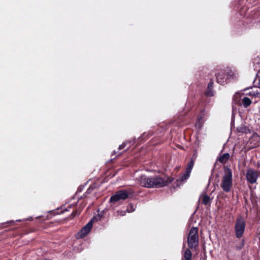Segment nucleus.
Segmentation results:
<instances>
[{"label": "nucleus", "instance_id": "obj_22", "mask_svg": "<svg viewBox=\"0 0 260 260\" xmlns=\"http://www.w3.org/2000/svg\"><path fill=\"white\" fill-rule=\"evenodd\" d=\"M125 213H126V212L125 211H121L120 213V215H121V216H124V215H125Z\"/></svg>", "mask_w": 260, "mask_h": 260}, {"label": "nucleus", "instance_id": "obj_24", "mask_svg": "<svg viewBox=\"0 0 260 260\" xmlns=\"http://www.w3.org/2000/svg\"><path fill=\"white\" fill-rule=\"evenodd\" d=\"M258 80H259L258 86L260 87V79L259 78Z\"/></svg>", "mask_w": 260, "mask_h": 260}, {"label": "nucleus", "instance_id": "obj_2", "mask_svg": "<svg viewBox=\"0 0 260 260\" xmlns=\"http://www.w3.org/2000/svg\"><path fill=\"white\" fill-rule=\"evenodd\" d=\"M232 177L233 174L231 170L229 168L225 169L224 173L221 179L220 187L226 192H229L232 187Z\"/></svg>", "mask_w": 260, "mask_h": 260}, {"label": "nucleus", "instance_id": "obj_9", "mask_svg": "<svg viewBox=\"0 0 260 260\" xmlns=\"http://www.w3.org/2000/svg\"><path fill=\"white\" fill-rule=\"evenodd\" d=\"M194 162L192 159L188 164L185 173L180 176L179 180L181 181L186 180L190 176V172L193 167Z\"/></svg>", "mask_w": 260, "mask_h": 260}, {"label": "nucleus", "instance_id": "obj_7", "mask_svg": "<svg viewBox=\"0 0 260 260\" xmlns=\"http://www.w3.org/2000/svg\"><path fill=\"white\" fill-rule=\"evenodd\" d=\"M246 177L247 181L253 184L256 182L258 173L254 170L249 169L247 171Z\"/></svg>", "mask_w": 260, "mask_h": 260}, {"label": "nucleus", "instance_id": "obj_25", "mask_svg": "<svg viewBox=\"0 0 260 260\" xmlns=\"http://www.w3.org/2000/svg\"><path fill=\"white\" fill-rule=\"evenodd\" d=\"M238 131L241 132V130H240L239 128H238Z\"/></svg>", "mask_w": 260, "mask_h": 260}, {"label": "nucleus", "instance_id": "obj_20", "mask_svg": "<svg viewBox=\"0 0 260 260\" xmlns=\"http://www.w3.org/2000/svg\"><path fill=\"white\" fill-rule=\"evenodd\" d=\"M213 82L212 81H210L209 84H208V88L209 89H212V87H213Z\"/></svg>", "mask_w": 260, "mask_h": 260}, {"label": "nucleus", "instance_id": "obj_15", "mask_svg": "<svg viewBox=\"0 0 260 260\" xmlns=\"http://www.w3.org/2000/svg\"><path fill=\"white\" fill-rule=\"evenodd\" d=\"M246 95L253 97H258V95H259V92L257 90H256L255 91H250L247 93Z\"/></svg>", "mask_w": 260, "mask_h": 260}, {"label": "nucleus", "instance_id": "obj_12", "mask_svg": "<svg viewBox=\"0 0 260 260\" xmlns=\"http://www.w3.org/2000/svg\"><path fill=\"white\" fill-rule=\"evenodd\" d=\"M201 198L202 199V202L203 204L205 205H208L210 204L211 199L206 194H203L201 196Z\"/></svg>", "mask_w": 260, "mask_h": 260}, {"label": "nucleus", "instance_id": "obj_11", "mask_svg": "<svg viewBox=\"0 0 260 260\" xmlns=\"http://www.w3.org/2000/svg\"><path fill=\"white\" fill-rule=\"evenodd\" d=\"M230 158V154L229 153H225L222 155L218 159L220 162L225 164Z\"/></svg>", "mask_w": 260, "mask_h": 260}, {"label": "nucleus", "instance_id": "obj_6", "mask_svg": "<svg viewBox=\"0 0 260 260\" xmlns=\"http://www.w3.org/2000/svg\"><path fill=\"white\" fill-rule=\"evenodd\" d=\"M233 100L235 104H238L239 105H242L244 108H247L252 103L251 100L246 96H244L243 98H242L241 99V102H240V100L239 99L238 94H236L234 95Z\"/></svg>", "mask_w": 260, "mask_h": 260}, {"label": "nucleus", "instance_id": "obj_8", "mask_svg": "<svg viewBox=\"0 0 260 260\" xmlns=\"http://www.w3.org/2000/svg\"><path fill=\"white\" fill-rule=\"evenodd\" d=\"M92 227V219H91L84 227H83L80 232L77 234V238H83L90 232Z\"/></svg>", "mask_w": 260, "mask_h": 260}, {"label": "nucleus", "instance_id": "obj_4", "mask_svg": "<svg viewBox=\"0 0 260 260\" xmlns=\"http://www.w3.org/2000/svg\"><path fill=\"white\" fill-rule=\"evenodd\" d=\"M133 193L134 191L132 189L120 190L117 191L114 195L110 198V201L112 203H115L120 200H125Z\"/></svg>", "mask_w": 260, "mask_h": 260}, {"label": "nucleus", "instance_id": "obj_19", "mask_svg": "<svg viewBox=\"0 0 260 260\" xmlns=\"http://www.w3.org/2000/svg\"><path fill=\"white\" fill-rule=\"evenodd\" d=\"M81 210H77L75 211H73L72 213V215H73V217L75 216L77 214H79L81 212Z\"/></svg>", "mask_w": 260, "mask_h": 260}, {"label": "nucleus", "instance_id": "obj_1", "mask_svg": "<svg viewBox=\"0 0 260 260\" xmlns=\"http://www.w3.org/2000/svg\"><path fill=\"white\" fill-rule=\"evenodd\" d=\"M138 180L141 186L148 188L161 187L173 181L172 179L167 177H162L159 176L147 177L145 175L141 176Z\"/></svg>", "mask_w": 260, "mask_h": 260}, {"label": "nucleus", "instance_id": "obj_21", "mask_svg": "<svg viewBox=\"0 0 260 260\" xmlns=\"http://www.w3.org/2000/svg\"><path fill=\"white\" fill-rule=\"evenodd\" d=\"M126 143H123L121 145H120L119 147V149L121 150L123 148H124L126 146Z\"/></svg>", "mask_w": 260, "mask_h": 260}, {"label": "nucleus", "instance_id": "obj_23", "mask_svg": "<svg viewBox=\"0 0 260 260\" xmlns=\"http://www.w3.org/2000/svg\"><path fill=\"white\" fill-rule=\"evenodd\" d=\"M243 245H244V243H243V242H242V243H241V246L240 247H239L238 248H239V249H241V247L243 246Z\"/></svg>", "mask_w": 260, "mask_h": 260}, {"label": "nucleus", "instance_id": "obj_3", "mask_svg": "<svg viewBox=\"0 0 260 260\" xmlns=\"http://www.w3.org/2000/svg\"><path fill=\"white\" fill-rule=\"evenodd\" d=\"M187 243L190 248H195L199 245L198 229L197 228H192L189 231Z\"/></svg>", "mask_w": 260, "mask_h": 260}, {"label": "nucleus", "instance_id": "obj_13", "mask_svg": "<svg viewBox=\"0 0 260 260\" xmlns=\"http://www.w3.org/2000/svg\"><path fill=\"white\" fill-rule=\"evenodd\" d=\"M225 74L226 78H228V80L230 79H234L236 78L238 75L232 70L229 71L227 73H225Z\"/></svg>", "mask_w": 260, "mask_h": 260}, {"label": "nucleus", "instance_id": "obj_18", "mask_svg": "<svg viewBox=\"0 0 260 260\" xmlns=\"http://www.w3.org/2000/svg\"><path fill=\"white\" fill-rule=\"evenodd\" d=\"M206 94L207 95V96H212L213 95V91H212V89H209L208 88L207 90L206 91Z\"/></svg>", "mask_w": 260, "mask_h": 260}, {"label": "nucleus", "instance_id": "obj_10", "mask_svg": "<svg viewBox=\"0 0 260 260\" xmlns=\"http://www.w3.org/2000/svg\"><path fill=\"white\" fill-rule=\"evenodd\" d=\"M217 82L221 85H223L228 82L225 72L224 71H220L216 74Z\"/></svg>", "mask_w": 260, "mask_h": 260}, {"label": "nucleus", "instance_id": "obj_5", "mask_svg": "<svg viewBox=\"0 0 260 260\" xmlns=\"http://www.w3.org/2000/svg\"><path fill=\"white\" fill-rule=\"evenodd\" d=\"M245 229V222L242 217H239L236 219L235 225L236 237L240 238L242 237Z\"/></svg>", "mask_w": 260, "mask_h": 260}, {"label": "nucleus", "instance_id": "obj_14", "mask_svg": "<svg viewBox=\"0 0 260 260\" xmlns=\"http://www.w3.org/2000/svg\"><path fill=\"white\" fill-rule=\"evenodd\" d=\"M192 253L190 250L188 249L185 250L184 254V258L185 260H191Z\"/></svg>", "mask_w": 260, "mask_h": 260}, {"label": "nucleus", "instance_id": "obj_17", "mask_svg": "<svg viewBox=\"0 0 260 260\" xmlns=\"http://www.w3.org/2000/svg\"><path fill=\"white\" fill-rule=\"evenodd\" d=\"M135 210V207L132 204H129L127 208V212L131 213L134 211Z\"/></svg>", "mask_w": 260, "mask_h": 260}, {"label": "nucleus", "instance_id": "obj_16", "mask_svg": "<svg viewBox=\"0 0 260 260\" xmlns=\"http://www.w3.org/2000/svg\"><path fill=\"white\" fill-rule=\"evenodd\" d=\"M203 123V121L202 120V117H198L197 121L196 123V127H198L199 128H201L202 124Z\"/></svg>", "mask_w": 260, "mask_h": 260}]
</instances>
